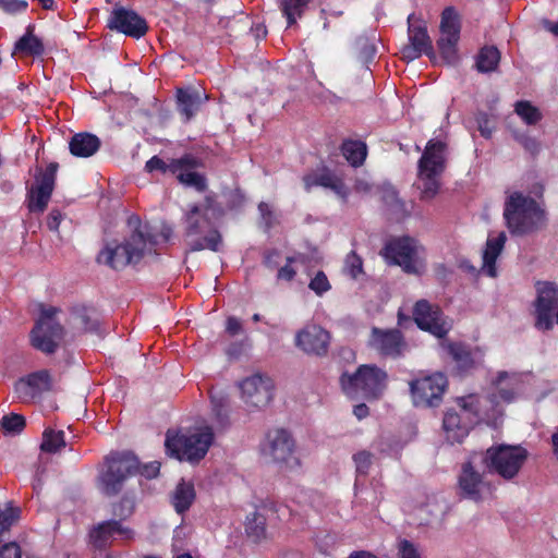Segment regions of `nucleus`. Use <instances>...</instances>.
<instances>
[{"mask_svg":"<svg viewBox=\"0 0 558 558\" xmlns=\"http://www.w3.org/2000/svg\"><path fill=\"white\" fill-rule=\"evenodd\" d=\"M128 226L131 229L130 235L121 244L106 245L97 256L98 263L120 270L137 264L146 253H156L157 235L148 223H143L138 216L132 215Z\"/></svg>","mask_w":558,"mask_h":558,"instance_id":"1","label":"nucleus"},{"mask_svg":"<svg viewBox=\"0 0 558 558\" xmlns=\"http://www.w3.org/2000/svg\"><path fill=\"white\" fill-rule=\"evenodd\" d=\"M159 471L158 461L141 465L137 457L132 452H111L105 458V465L97 477V486L104 495L112 497L123 489L131 476L140 473L150 480L157 477Z\"/></svg>","mask_w":558,"mask_h":558,"instance_id":"2","label":"nucleus"},{"mask_svg":"<svg viewBox=\"0 0 558 558\" xmlns=\"http://www.w3.org/2000/svg\"><path fill=\"white\" fill-rule=\"evenodd\" d=\"M504 218L512 235L530 234L546 222L545 210L534 198L520 192H513L506 199Z\"/></svg>","mask_w":558,"mask_h":558,"instance_id":"3","label":"nucleus"},{"mask_svg":"<svg viewBox=\"0 0 558 558\" xmlns=\"http://www.w3.org/2000/svg\"><path fill=\"white\" fill-rule=\"evenodd\" d=\"M210 202L211 198L206 197L204 205L194 204L185 214L184 236L190 252L220 251L222 245L221 233L213 226L208 217Z\"/></svg>","mask_w":558,"mask_h":558,"instance_id":"4","label":"nucleus"},{"mask_svg":"<svg viewBox=\"0 0 558 558\" xmlns=\"http://www.w3.org/2000/svg\"><path fill=\"white\" fill-rule=\"evenodd\" d=\"M387 383V372L374 364H362L354 373L344 372L340 376L341 388L351 399L378 400Z\"/></svg>","mask_w":558,"mask_h":558,"instance_id":"5","label":"nucleus"},{"mask_svg":"<svg viewBox=\"0 0 558 558\" xmlns=\"http://www.w3.org/2000/svg\"><path fill=\"white\" fill-rule=\"evenodd\" d=\"M214 440L211 427L206 426L191 434L170 435L167 433L165 441L166 450L180 461L196 463L208 452Z\"/></svg>","mask_w":558,"mask_h":558,"instance_id":"6","label":"nucleus"},{"mask_svg":"<svg viewBox=\"0 0 558 558\" xmlns=\"http://www.w3.org/2000/svg\"><path fill=\"white\" fill-rule=\"evenodd\" d=\"M527 457V450L521 446L499 445L488 448L480 460L489 473L509 481L519 474Z\"/></svg>","mask_w":558,"mask_h":558,"instance_id":"7","label":"nucleus"},{"mask_svg":"<svg viewBox=\"0 0 558 558\" xmlns=\"http://www.w3.org/2000/svg\"><path fill=\"white\" fill-rule=\"evenodd\" d=\"M59 308L43 307L40 316L31 331L32 345L47 354L54 353L59 341L63 338L64 329L54 318Z\"/></svg>","mask_w":558,"mask_h":558,"instance_id":"8","label":"nucleus"},{"mask_svg":"<svg viewBox=\"0 0 558 558\" xmlns=\"http://www.w3.org/2000/svg\"><path fill=\"white\" fill-rule=\"evenodd\" d=\"M58 162H50L46 169L37 168L34 184L27 189L26 207L32 214H43L50 202L56 186Z\"/></svg>","mask_w":558,"mask_h":558,"instance_id":"9","label":"nucleus"},{"mask_svg":"<svg viewBox=\"0 0 558 558\" xmlns=\"http://www.w3.org/2000/svg\"><path fill=\"white\" fill-rule=\"evenodd\" d=\"M448 387L445 374L437 372L410 383L413 404L422 408L438 407Z\"/></svg>","mask_w":558,"mask_h":558,"instance_id":"10","label":"nucleus"},{"mask_svg":"<svg viewBox=\"0 0 558 558\" xmlns=\"http://www.w3.org/2000/svg\"><path fill=\"white\" fill-rule=\"evenodd\" d=\"M383 257L390 265L400 266L407 274H417L415 240L400 236L389 240L381 250Z\"/></svg>","mask_w":558,"mask_h":558,"instance_id":"11","label":"nucleus"},{"mask_svg":"<svg viewBox=\"0 0 558 558\" xmlns=\"http://www.w3.org/2000/svg\"><path fill=\"white\" fill-rule=\"evenodd\" d=\"M107 27L135 39H140L148 32L146 20L137 12L124 7L113 8L107 20Z\"/></svg>","mask_w":558,"mask_h":558,"instance_id":"12","label":"nucleus"},{"mask_svg":"<svg viewBox=\"0 0 558 558\" xmlns=\"http://www.w3.org/2000/svg\"><path fill=\"white\" fill-rule=\"evenodd\" d=\"M412 314L416 326L421 330L427 331L437 338H444L448 333L449 326L444 320L442 311L438 305L422 299L414 304Z\"/></svg>","mask_w":558,"mask_h":558,"instance_id":"13","label":"nucleus"},{"mask_svg":"<svg viewBox=\"0 0 558 558\" xmlns=\"http://www.w3.org/2000/svg\"><path fill=\"white\" fill-rule=\"evenodd\" d=\"M558 308V287L544 282L537 288L535 301V327L547 331L554 327V318Z\"/></svg>","mask_w":558,"mask_h":558,"instance_id":"14","label":"nucleus"},{"mask_svg":"<svg viewBox=\"0 0 558 558\" xmlns=\"http://www.w3.org/2000/svg\"><path fill=\"white\" fill-rule=\"evenodd\" d=\"M368 345L385 357L399 359L407 349L403 333L399 329H381L373 327Z\"/></svg>","mask_w":558,"mask_h":558,"instance_id":"15","label":"nucleus"},{"mask_svg":"<svg viewBox=\"0 0 558 558\" xmlns=\"http://www.w3.org/2000/svg\"><path fill=\"white\" fill-rule=\"evenodd\" d=\"M244 403L250 408H264L274 398V384L267 376L255 374L240 383Z\"/></svg>","mask_w":558,"mask_h":558,"instance_id":"16","label":"nucleus"},{"mask_svg":"<svg viewBox=\"0 0 558 558\" xmlns=\"http://www.w3.org/2000/svg\"><path fill=\"white\" fill-rule=\"evenodd\" d=\"M480 456L472 454L471 458L462 463L458 476L459 496L473 501L482 500L481 488L484 484L483 474L476 469V460Z\"/></svg>","mask_w":558,"mask_h":558,"instance_id":"17","label":"nucleus"},{"mask_svg":"<svg viewBox=\"0 0 558 558\" xmlns=\"http://www.w3.org/2000/svg\"><path fill=\"white\" fill-rule=\"evenodd\" d=\"M448 144L438 138H432L426 143L418 159V173L427 175H441L446 169Z\"/></svg>","mask_w":558,"mask_h":558,"instance_id":"18","label":"nucleus"},{"mask_svg":"<svg viewBox=\"0 0 558 558\" xmlns=\"http://www.w3.org/2000/svg\"><path fill=\"white\" fill-rule=\"evenodd\" d=\"M51 388V376L45 369L31 373L14 384V392L23 402H31L40 398L44 392L50 391Z\"/></svg>","mask_w":558,"mask_h":558,"instance_id":"19","label":"nucleus"},{"mask_svg":"<svg viewBox=\"0 0 558 558\" xmlns=\"http://www.w3.org/2000/svg\"><path fill=\"white\" fill-rule=\"evenodd\" d=\"M330 335L317 325L307 326L295 336V345L306 354L325 356L328 353Z\"/></svg>","mask_w":558,"mask_h":558,"instance_id":"20","label":"nucleus"},{"mask_svg":"<svg viewBox=\"0 0 558 558\" xmlns=\"http://www.w3.org/2000/svg\"><path fill=\"white\" fill-rule=\"evenodd\" d=\"M304 189L310 192L313 187H324L333 191L340 198L347 201L349 189L344 184L342 178L337 175L335 171L324 166L316 171L308 172L302 178Z\"/></svg>","mask_w":558,"mask_h":558,"instance_id":"21","label":"nucleus"},{"mask_svg":"<svg viewBox=\"0 0 558 558\" xmlns=\"http://www.w3.org/2000/svg\"><path fill=\"white\" fill-rule=\"evenodd\" d=\"M294 445V439L288 430L277 428L267 433L263 452L274 462H287L293 454Z\"/></svg>","mask_w":558,"mask_h":558,"instance_id":"22","label":"nucleus"},{"mask_svg":"<svg viewBox=\"0 0 558 558\" xmlns=\"http://www.w3.org/2000/svg\"><path fill=\"white\" fill-rule=\"evenodd\" d=\"M401 58L405 61H413L422 54L433 58L435 56L432 40L425 26H409V44L401 51Z\"/></svg>","mask_w":558,"mask_h":558,"instance_id":"23","label":"nucleus"},{"mask_svg":"<svg viewBox=\"0 0 558 558\" xmlns=\"http://www.w3.org/2000/svg\"><path fill=\"white\" fill-rule=\"evenodd\" d=\"M175 97L178 111L184 122L191 121L207 99V96L203 97L197 88L191 86L178 88Z\"/></svg>","mask_w":558,"mask_h":558,"instance_id":"24","label":"nucleus"},{"mask_svg":"<svg viewBox=\"0 0 558 558\" xmlns=\"http://www.w3.org/2000/svg\"><path fill=\"white\" fill-rule=\"evenodd\" d=\"M130 537L131 531L120 521L108 520L94 526L89 532V542L95 548H105L114 535Z\"/></svg>","mask_w":558,"mask_h":558,"instance_id":"25","label":"nucleus"},{"mask_svg":"<svg viewBox=\"0 0 558 558\" xmlns=\"http://www.w3.org/2000/svg\"><path fill=\"white\" fill-rule=\"evenodd\" d=\"M199 160L191 154H185L180 158L171 159L170 162L163 161L158 156H153L145 163V169L148 172L160 171L162 173H171L178 172L181 168H197L199 167Z\"/></svg>","mask_w":558,"mask_h":558,"instance_id":"26","label":"nucleus"},{"mask_svg":"<svg viewBox=\"0 0 558 558\" xmlns=\"http://www.w3.org/2000/svg\"><path fill=\"white\" fill-rule=\"evenodd\" d=\"M100 146L99 137L88 132L76 133L69 142L70 153L77 158L92 157L99 150Z\"/></svg>","mask_w":558,"mask_h":558,"instance_id":"27","label":"nucleus"},{"mask_svg":"<svg viewBox=\"0 0 558 558\" xmlns=\"http://www.w3.org/2000/svg\"><path fill=\"white\" fill-rule=\"evenodd\" d=\"M506 241L507 235L504 231H501L496 238H488L486 241V246L483 252V269L489 277L494 278L497 276L496 260L501 254Z\"/></svg>","mask_w":558,"mask_h":558,"instance_id":"28","label":"nucleus"},{"mask_svg":"<svg viewBox=\"0 0 558 558\" xmlns=\"http://www.w3.org/2000/svg\"><path fill=\"white\" fill-rule=\"evenodd\" d=\"M380 199L393 220L402 221L410 216L407 204L399 197L395 187H384L380 192Z\"/></svg>","mask_w":558,"mask_h":558,"instance_id":"29","label":"nucleus"},{"mask_svg":"<svg viewBox=\"0 0 558 558\" xmlns=\"http://www.w3.org/2000/svg\"><path fill=\"white\" fill-rule=\"evenodd\" d=\"M196 499V492L192 482L181 480L171 494V505L179 514L185 513Z\"/></svg>","mask_w":558,"mask_h":558,"instance_id":"30","label":"nucleus"},{"mask_svg":"<svg viewBox=\"0 0 558 558\" xmlns=\"http://www.w3.org/2000/svg\"><path fill=\"white\" fill-rule=\"evenodd\" d=\"M442 427L446 432L447 440L451 444L462 442L469 435V426L461 422L459 413L452 409L446 411Z\"/></svg>","mask_w":558,"mask_h":558,"instance_id":"31","label":"nucleus"},{"mask_svg":"<svg viewBox=\"0 0 558 558\" xmlns=\"http://www.w3.org/2000/svg\"><path fill=\"white\" fill-rule=\"evenodd\" d=\"M33 32L34 25H28L25 34L14 44V52L32 57H40L45 52L44 43Z\"/></svg>","mask_w":558,"mask_h":558,"instance_id":"32","label":"nucleus"},{"mask_svg":"<svg viewBox=\"0 0 558 558\" xmlns=\"http://www.w3.org/2000/svg\"><path fill=\"white\" fill-rule=\"evenodd\" d=\"M340 151L354 168L361 167L367 157V146L360 140H344L340 146Z\"/></svg>","mask_w":558,"mask_h":558,"instance_id":"33","label":"nucleus"},{"mask_svg":"<svg viewBox=\"0 0 558 558\" xmlns=\"http://www.w3.org/2000/svg\"><path fill=\"white\" fill-rule=\"evenodd\" d=\"M245 533L255 544L267 539L266 518L264 514L255 511L246 517Z\"/></svg>","mask_w":558,"mask_h":558,"instance_id":"34","label":"nucleus"},{"mask_svg":"<svg viewBox=\"0 0 558 558\" xmlns=\"http://www.w3.org/2000/svg\"><path fill=\"white\" fill-rule=\"evenodd\" d=\"M500 52L495 46L483 47L476 56V70L481 73H489L498 68Z\"/></svg>","mask_w":558,"mask_h":558,"instance_id":"35","label":"nucleus"},{"mask_svg":"<svg viewBox=\"0 0 558 558\" xmlns=\"http://www.w3.org/2000/svg\"><path fill=\"white\" fill-rule=\"evenodd\" d=\"M459 35H442L437 40L438 50L444 60L451 64L458 60L457 45L459 41Z\"/></svg>","mask_w":558,"mask_h":558,"instance_id":"36","label":"nucleus"},{"mask_svg":"<svg viewBox=\"0 0 558 558\" xmlns=\"http://www.w3.org/2000/svg\"><path fill=\"white\" fill-rule=\"evenodd\" d=\"M65 447L64 432L46 428L43 434L40 449L44 452L56 453Z\"/></svg>","mask_w":558,"mask_h":558,"instance_id":"37","label":"nucleus"},{"mask_svg":"<svg viewBox=\"0 0 558 558\" xmlns=\"http://www.w3.org/2000/svg\"><path fill=\"white\" fill-rule=\"evenodd\" d=\"M461 24L459 14L453 7H447L441 13L440 33L442 35H459Z\"/></svg>","mask_w":558,"mask_h":558,"instance_id":"38","label":"nucleus"},{"mask_svg":"<svg viewBox=\"0 0 558 558\" xmlns=\"http://www.w3.org/2000/svg\"><path fill=\"white\" fill-rule=\"evenodd\" d=\"M308 3L310 0H281L280 8L288 26L296 23V19L302 16Z\"/></svg>","mask_w":558,"mask_h":558,"instance_id":"39","label":"nucleus"},{"mask_svg":"<svg viewBox=\"0 0 558 558\" xmlns=\"http://www.w3.org/2000/svg\"><path fill=\"white\" fill-rule=\"evenodd\" d=\"M514 112L527 125H535L543 118V114L539 111V109L533 106L529 100L517 101L514 105Z\"/></svg>","mask_w":558,"mask_h":558,"instance_id":"40","label":"nucleus"},{"mask_svg":"<svg viewBox=\"0 0 558 558\" xmlns=\"http://www.w3.org/2000/svg\"><path fill=\"white\" fill-rule=\"evenodd\" d=\"M194 168H181L173 174L179 182L195 187L198 192H204L207 189L206 179L198 172L192 171Z\"/></svg>","mask_w":558,"mask_h":558,"instance_id":"41","label":"nucleus"},{"mask_svg":"<svg viewBox=\"0 0 558 558\" xmlns=\"http://www.w3.org/2000/svg\"><path fill=\"white\" fill-rule=\"evenodd\" d=\"M448 352L451 357L463 368H470L473 365L471 352L461 343H450Z\"/></svg>","mask_w":558,"mask_h":558,"instance_id":"42","label":"nucleus"},{"mask_svg":"<svg viewBox=\"0 0 558 558\" xmlns=\"http://www.w3.org/2000/svg\"><path fill=\"white\" fill-rule=\"evenodd\" d=\"M423 182L421 190V198L424 201L434 198L440 189L438 178L440 175H427L426 173H418Z\"/></svg>","mask_w":558,"mask_h":558,"instance_id":"43","label":"nucleus"},{"mask_svg":"<svg viewBox=\"0 0 558 558\" xmlns=\"http://www.w3.org/2000/svg\"><path fill=\"white\" fill-rule=\"evenodd\" d=\"M26 425L25 417L21 414L10 413L1 420V427L5 433L19 434Z\"/></svg>","mask_w":558,"mask_h":558,"instance_id":"44","label":"nucleus"},{"mask_svg":"<svg viewBox=\"0 0 558 558\" xmlns=\"http://www.w3.org/2000/svg\"><path fill=\"white\" fill-rule=\"evenodd\" d=\"M20 508L8 506L4 510L0 508V535L9 531L20 518Z\"/></svg>","mask_w":558,"mask_h":558,"instance_id":"45","label":"nucleus"},{"mask_svg":"<svg viewBox=\"0 0 558 558\" xmlns=\"http://www.w3.org/2000/svg\"><path fill=\"white\" fill-rule=\"evenodd\" d=\"M211 407H213V413L215 414L218 423L221 426L228 425V404L227 399L225 397H214L211 396Z\"/></svg>","mask_w":558,"mask_h":558,"instance_id":"46","label":"nucleus"},{"mask_svg":"<svg viewBox=\"0 0 558 558\" xmlns=\"http://www.w3.org/2000/svg\"><path fill=\"white\" fill-rule=\"evenodd\" d=\"M344 267L347 272L352 278L356 279L363 272V260L354 251H352L345 257Z\"/></svg>","mask_w":558,"mask_h":558,"instance_id":"47","label":"nucleus"},{"mask_svg":"<svg viewBox=\"0 0 558 558\" xmlns=\"http://www.w3.org/2000/svg\"><path fill=\"white\" fill-rule=\"evenodd\" d=\"M308 288L315 292L316 295L322 296L324 293L331 289V284L322 270L317 271L315 277L310 281Z\"/></svg>","mask_w":558,"mask_h":558,"instance_id":"48","label":"nucleus"},{"mask_svg":"<svg viewBox=\"0 0 558 558\" xmlns=\"http://www.w3.org/2000/svg\"><path fill=\"white\" fill-rule=\"evenodd\" d=\"M74 313L85 331L98 332L99 323L89 316L88 310L86 307H77L75 308Z\"/></svg>","mask_w":558,"mask_h":558,"instance_id":"49","label":"nucleus"},{"mask_svg":"<svg viewBox=\"0 0 558 558\" xmlns=\"http://www.w3.org/2000/svg\"><path fill=\"white\" fill-rule=\"evenodd\" d=\"M373 454L369 451L363 450L359 451L353 456V461L355 463L356 473L359 475H367L369 468L372 465Z\"/></svg>","mask_w":558,"mask_h":558,"instance_id":"50","label":"nucleus"},{"mask_svg":"<svg viewBox=\"0 0 558 558\" xmlns=\"http://www.w3.org/2000/svg\"><path fill=\"white\" fill-rule=\"evenodd\" d=\"M0 8L9 14L23 13L28 8L27 0H0Z\"/></svg>","mask_w":558,"mask_h":558,"instance_id":"51","label":"nucleus"},{"mask_svg":"<svg viewBox=\"0 0 558 558\" xmlns=\"http://www.w3.org/2000/svg\"><path fill=\"white\" fill-rule=\"evenodd\" d=\"M475 121L477 123V130L481 135L485 138H489L493 133V128L490 126L489 116L485 111H477L475 113Z\"/></svg>","mask_w":558,"mask_h":558,"instance_id":"52","label":"nucleus"},{"mask_svg":"<svg viewBox=\"0 0 558 558\" xmlns=\"http://www.w3.org/2000/svg\"><path fill=\"white\" fill-rule=\"evenodd\" d=\"M295 262L292 256L287 257L284 266L280 267L277 272L278 280L292 281L296 275L295 269L291 266Z\"/></svg>","mask_w":558,"mask_h":558,"instance_id":"53","label":"nucleus"},{"mask_svg":"<svg viewBox=\"0 0 558 558\" xmlns=\"http://www.w3.org/2000/svg\"><path fill=\"white\" fill-rule=\"evenodd\" d=\"M519 143L523 148L529 151L532 156H537L541 151V143L531 136L522 135L518 137Z\"/></svg>","mask_w":558,"mask_h":558,"instance_id":"54","label":"nucleus"},{"mask_svg":"<svg viewBox=\"0 0 558 558\" xmlns=\"http://www.w3.org/2000/svg\"><path fill=\"white\" fill-rule=\"evenodd\" d=\"M62 220V213L57 208H52L46 218L47 228L52 232H58Z\"/></svg>","mask_w":558,"mask_h":558,"instance_id":"55","label":"nucleus"},{"mask_svg":"<svg viewBox=\"0 0 558 558\" xmlns=\"http://www.w3.org/2000/svg\"><path fill=\"white\" fill-rule=\"evenodd\" d=\"M399 556L400 558H420L417 549L408 539H402L399 544Z\"/></svg>","mask_w":558,"mask_h":558,"instance_id":"56","label":"nucleus"},{"mask_svg":"<svg viewBox=\"0 0 558 558\" xmlns=\"http://www.w3.org/2000/svg\"><path fill=\"white\" fill-rule=\"evenodd\" d=\"M0 558H21V547L11 542L0 547Z\"/></svg>","mask_w":558,"mask_h":558,"instance_id":"57","label":"nucleus"},{"mask_svg":"<svg viewBox=\"0 0 558 558\" xmlns=\"http://www.w3.org/2000/svg\"><path fill=\"white\" fill-rule=\"evenodd\" d=\"M280 252L278 250H269L264 254V265L266 268L272 270L279 266Z\"/></svg>","mask_w":558,"mask_h":558,"instance_id":"58","label":"nucleus"},{"mask_svg":"<svg viewBox=\"0 0 558 558\" xmlns=\"http://www.w3.org/2000/svg\"><path fill=\"white\" fill-rule=\"evenodd\" d=\"M226 330L230 336H235L242 331V324L239 318L230 316L227 319Z\"/></svg>","mask_w":558,"mask_h":558,"instance_id":"59","label":"nucleus"},{"mask_svg":"<svg viewBox=\"0 0 558 558\" xmlns=\"http://www.w3.org/2000/svg\"><path fill=\"white\" fill-rule=\"evenodd\" d=\"M376 53V47L373 44L365 41L361 49V56L365 63L372 61Z\"/></svg>","mask_w":558,"mask_h":558,"instance_id":"60","label":"nucleus"},{"mask_svg":"<svg viewBox=\"0 0 558 558\" xmlns=\"http://www.w3.org/2000/svg\"><path fill=\"white\" fill-rule=\"evenodd\" d=\"M541 25L545 31L553 34L554 36L558 37V21L553 22L549 19H542Z\"/></svg>","mask_w":558,"mask_h":558,"instance_id":"61","label":"nucleus"},{"mask_svg":"<svg viewBox=\"0 0 558 558\" xmlns=\"http://www.w3.org/2000/svg\"><path fill=\"white\" fill-rule=\"evenodd\" d=\"M353 414L359 418H365L369 414L368 407L365 403L354 405Z\"/></svg>","mask_w":558,"mask_h":558,"instance_id":"62","label":"nucleus"},{"mask_svg":"<svg viewBox=\"0 0 558 558\" xmlns=\"http://www.w3.org/2000/svg\"><path fill=\"white\" fill-rule=\"evenodd\" d=\"M348 558H378V557L367 550H355V551H352Z\"/></svg>","mask_w":558,"mask_h":558,"instance_id":"63","label":"nucleus"},{"mask_svg":"<svg viewBox=\"0 0 558 558\" xmlns=\"http://www.w3.org/2000/svg\"><path fill=\"white\" fill-rule=\"evenodd\" d=\"M154 233L157 235V239H158L159 236H161V238H162V240H163L165 242H167V241H169V240H170V238H171V235H172L173 231H172V228H171V227H169V226H163V227L161 228V231H160V233H159V234H157L156 232H154Z\"/></svg>","mask_w":558,"mask_h":558,"instance_id":"64","label":"nucleus"}]
</instances>
